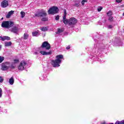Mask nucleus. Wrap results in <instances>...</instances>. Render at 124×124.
Returning a JSON list of instances; mask_svg holds the SVG:
<instances>
[{
    "instance_id": "nucleus-3",
    "label": "nucleus",
    "mask_w": 124,
    "mask_h": 124,
    "mask_svg": "<svg viewBox=\"0 0 124 124\" xmlns=\"http://www.w3.org/2000/svg\"><path fill=\"white\" fill-rule=\"evenodd\" d=\"M13 26H14V23L12 21H4L1 24V27L5 29H10Z\"/></svg>"
},
{
    "instance_id": "nucleus-7",
    "label": "nucleus",
    "mask_w": 124,
    "mask_h": 124,
    "mask_svg": "<svg viewBox=\"0 0 124 124\" xmlns=\"http://www.w3.org/2000/svg\"><path fill=\"white\" fill-rule=\"evenodd\" d=\"M10 67V62H6L2 63V70H7Z\"/></svg>"
},
{
    "instance_id": "nucleus-5",
    "label": "nucleus",
    "mask_w": 124,
    "mask_h": 124,
    "mask_svg": "<svg viewBox=\"0 0 124 124\" xmlns=\"http://www.w3.org/2000/svg\"><path fill=\"white\" fill-rule=\"evenodd\" d=\"M27 66V62L22 61L18 66V70H24Z\"/></svg>"
},
{
    "instance_id": "nucleus-38",
    "label": "nucleus",
    "mask_w": 124,
    "mask_h": 124,
    "mask_svg": "<svg viewBox=\"0 0 124 124\" xmlns=\"http://www.w3.org/2000/svg\"><path fill=\"white\" fill-rule=\"evenodd\" d=\"M1 48V46H0V50Z\"/></svg>"
},
{
    "instance_id": "nucleus-12",
    "label": "nucleus",
    "mask_w": 124,
    "mask_h": 124,
    "mask_svg": "<svg viewBox=\"0 0 124 124\" xmlns=\"http://www.w3.org/2000/svg\"><path fill=\"white\" fill-rule=\"evenodd\" d=\"M0 39L2 41H4V40H10V37L8 36L0 37Z\"/></svg>"
},
{
    "instance_id": "nucleus-24",
    "label": "nucleus",
    "mask_w": 124,
    "mask_h": 124,
    "mask_svg": "<svg viewBox=\"0 0 124 124\" xmlns=\"http://www.w3.org/2000/svg\"><path fill=\"white\" fill-rule=\"evenodd\" d=\"M112 11H108V13H107V15L108 16V17L112 16Z\"/></svg>"
},
{
    "instance_id": "nucleus-30",
    "label": "nucleus",
    "mask_w": 124,
    "mask_h": 124,
    "mask_svg": "<svg viewBox=\"0 0 124 124\" xmlns=\"http://www.w3.org/2000/svg\"><path fill=\"white\" fill-rule=\"evenodd\" d=\"M108 21H110V22H112V21H113V17L112 16L109 17Z\"/></svg>"
},
{
    "instance_id": "nucleus-29",
    "label": "nucleus",
    "mask_w": 124,
    "mask_h": 124,
    "mask_svg": "<svg viewBox=\"0 0 124 124\" xmlns=\"http://www.w3.org/2000/svg\"><path fill=\"white\" fill-rule=\"evenodd\" d=\"M2 96V90L0 88V98Z\"/></svg>"
},
{
    "instance_id": "nucleus-36",
    "label": "nucleus",
    "mask_w": 124,
    "mask_h": 124,
    "mask_svg": "<svg viewBox=\"0 0 124 124\" xmlns=\"http://www.w3.org/2000/svg\"><path fill=\"white\" fill-rule=\"evenodd\" d=\"M66 48L67 50H68V49H70V46H68Z\"/></svg>"
},
{
    "instance_id": "nucleus-27",
    "label": "nucleus",
    "mask_w": 124,
    "mask_h": 124,
    "mask_svg": "<svg viewBox=\"0 0 124 124\" xmlns=\"http://www.w3.org/2000/svg\"><path fill=\"white\" fill-rule=\"evenodd\" d=\"M4 60V57L0 56V63L2 62Z\"/></svg>"
},
{
    "instance_id": "nucleus-35",
    "label": "nucleus",
    "mask_w": 124,
    "mask_h": 124,
    "mask_svg": "<svg viewBox=\"0 0 124 124\" xmlns=\"http://www.w3.org/2000/svg\"><path fill=\"white\" fill-rule=\"evenodd\" d=\"M108 28V29H112V28H113V26H112V25H109Z\"/></svg>"
},
{
    "instance_id": "nucleus-26",
    "label": "nucleus",
    "mask_w": 124,
    "mask_h": 124,
    "mask_svg": "<svg viewBox=\"0 0 124 124\" xmlns=\"http://www.w3.org/2000/svg\"><path fill=\"white\" fill-rule=\"evenodd\" d=\"M42 21H43L44 22H46V21H48V18L46 17H43L42 18Z\"/></svg>"
},
{
    "instance_id": "nucleus-28",
    "label": "nucleus",
    "mask_w": 124,
    "mask_h": 124,
    "mask_svg": "<svg viewBox=\"0 0 124 124\" xmlns=\"http://www.w3.org/2000/svg\"><path fill=\"white\" fill-rule=\"evenodd\" d=\"M63 22L65 25H67L68 24V20L67 19L63 20Z\"/></svg>"
},
{
    "instance_id": "nucleus-11",
    "label": "nucleus",
    "mask_w": 124,
    "mask_h": 124,
    "mask_svg": "<svg viewBox=\"0 0 124 124\" xmlns=\"http://www.w3.org/2000/svg\"><path fill=\"white\" fill-rule=\"evenodd\" d=\"M14 62H13L12 64H10V68H12V69L15 68L16 66V65L15 64V63H17V62H19V60H15Z\"/></svg>"
},
{
    "instance_id": "nucleus-16",
    "label": "nucleus",
    "mask_w": 124,
    "mask_h": 124,
    "mask_svg": "<svg viewBox=\"0 0 124 124\" xmlns=\"http://www.w3.org/2000/svg\"><path fill=\"white\" fill-rule=\"evenodd\" d=\"M113 45H114V46H115V45H116L117 46H121V45H122V42H121V41H118L116 42V43H114Z\"/></svg>"
},
{
    "instance_id": "nucleus-13",
    "label": "nucleus",
    "mask_w": 124,
    "mask_h": 124,
    "mask_svg": "<svg viewBox=\"0 0 124 124\" xmlns=\"http://www.w3.org/2000/svg\"><path fill=\"white\" fill-rule=\"evenodd\" d=\"M14 82H15L14 78L13 77H12L9 79V83L10 85H13V84H14Z\"/></svg>"
},
{
    "instance_id": "nucleus-40",
    "label": "nucleus",
    "mask_w": 124,
    "mask_h": 124,
    "mask_svg": "<svg viewBox=\"0 0 124 124\" xmlns=\"http://www.w3.org/2000/svg\"><path fill=\"white\" fill-rule=\"evenodd\" d=\"M3 17H2L1 20H3Z\"/></svg>"
},
{
    "instance_id": "nucleus-23",
    "label": "nucleus",
    "mask_w": 124,
    "mask_h": 124,
    "mask_svg": "<svg viewBox=\"0 0 124 124\" xmlns=\"http://www.w3.org/2000/svg\"><path fill=\"white\" fill-rule=\"evenodd\" d=\"M28 38H29V34H28L27 33H24V39H28Z\"/></svg>"
},
{
    "instance_id": "nucleus-41",
    "label": "nucleus",
    "mask_w": 124,
    "mask_h": 124,
    "mask_svg": "<svg viewBox=\"0 0 124 124\" xmlns=\"http://www.w3.org/2000/svg\"><path fill=\"white\" fill-rule=\"evenodd\" d=\"M7 112V111H6V112H5V113H6Z\"/></svg>"
},
{
    "instance_id": "nucleus-31",
    "label": "nucleus",
    "mask_w": 124,
    "mask_h": 124,
    "mask_svg": "<svg viewBox=\"0 0 124 124\" xmlns=\"http://www.w3.org/2000/svg\"><path fill=\"white\" fill-rule=\"evenodd\" d=\"M55 20H56V21H59V20H60V16H55Z\"/></svg>"
},
{
    "instance_id": "nucleus-34",
    "label": "nucleus",
    "mask_w": 124,
    "mask_h": 124,
    "mask_svg": "<svg viewBox=\"0 0 124 124\" xmlns=\"http://www.w3.org/2000/svg\"><path fill=\"white\" fill-rule=\"evenodd\" d=\"M122 1V0H116V2H118V3H120Z\"/></svg>"
},
{
    "instance_id": "nucleus-39",
    "label": "nucleus",
    "mask_w": 124,
    "mask_h": 124,
    "mask_svg": "<svg viewBox=\"0 0 124 124\" xmlns=\"http://www.w3.org/2000/svg\"><path fill=\"white\" fill-rule=\"evenodd\" d=\"M0 110H1V107H0Z\"/></svg>"
},
{
    "instance_id": "nucleus-22",
    "label": "nucleus",
    "mask_w": 124,
    "mask_h": 124,
    "mask_svg": "<svg viewBox=\"0 0 124 124\" xmlns=\"http://www.w3.org/2000/svg\"><path fill=\"white\" fill-rule=\"evenodd\" d=\"M115 124H124V121H116Z\"/></svg>"
},
{
    "instance_id": "nucleus-19",
    "label": "nucleus",
    "mask_w": 124,
    "mask_h": 124,
    "mask_svg": "<svg viewBox=\"0 0 124 124\" xmlns=\"http://www.w3.org/2000/svg\"><path fill=\"white\" fill-rule=\"evenodd\" d=\"M63 20H66V10H64V14L63 16Z\"/></svg>"
},
{
    "instance_id": "nucleus-21",
    "label": "nucleus",
    "mask_w": 124,
    "mask_h": 124,
    "mask_svg": "<svg viewBox=\"0 0 124 124\" xmlns=\"http://www.w3.org/2000/svg\"><path fill=\"white\" fill-rule=\"evenodd\" d=\"M20 15L21 16V18H24V17H25V16L26 15V13L24 12L21 11L20 12Z\"/></svg>"
},
{
    "instance_id": "nucleus-9",
    "label": "nucleus",
    "mask_w": 124,
    "mask_h": 124,
    "mask_svg": "<svg viewBox=\"0 0 124 124\" xmlns=\"http://www.w3.org/2000/svg\"><path fill=\"white\" fill-rule=\"evenodd\" d=\"M77 23V20L76 18L74 17H71L68 20V24L70 26H73L74 25H76Z\"/></svg>"
},
{
    "instance_id": "nucleus-6",
    "label": "nucleus",
    "mask_w": 124,
    "mask_h": 124,
    "mask_svg": "<svg viewBox=\"0 0 124 124\" xmlns=\"http://www.w3.org/2000/svg\"><path fill=\"white\" fill-rule=\"evenodd\" d=\"M19 25H13V27L10 30L11 32H13L14 33H16V34H18L19 33Z\"/></svg>"
},
{
    "instance_id": "nucleus-2",
    "label": "nucleus",
    "mask_w": 124,
    "mask_h": 124,
    "mask_svg": "<svg viewBox=\"0 0 124 124\" xmlns=\"http://www.w3.org/2000/svg\"><path fill=\"white\" fill-rule=\"evenodd\" d=\"M56 58V60L51 61V64L53 67H60V64L62 63V60L63 59V56L62 55H59Z\"/></svg>"
},
{
    "instance_id": "nucleus-17",
    "label": "nucleus",
    "mask_w": 124,
    "mask_h": 124,
    "mask_svg": "<svg viewBox=\"0 0 124 124\" xmlns=\"http://www.w3.org/2000/svg\"><path fill=\"white\" fill-rule=\"evenodd\" d=\"M63 31V30L62 29H57V31L56 32L57 34H60V33H62Z\"/></svg>"
},
{
    "instance_id": "nucleus-20",
    "label": "nucleus",
    "mask_w": 124,
    "mask_h": 124,
    "mask_svg": "<svg viewBox=\"0 0 124 124\" xmlns=\"http://www.w3.org/2000/svg\"><path fill=\"white\" fill-rule=\"evenodd\" d=\"M41 30L42 31H48L47 27H42L41 28Z\"/></svg>"
},
{
    "instance_id": "nucleus-10",
    "label": "nucleus",
    "mask_w": 124,
    "mask_h": 124,
    "mask_svg": "<svg viewBox=\"0 0 124 124\" xmlns=\"http://www.w3.org/2000/svg\"><path fill=\"white\" fill-rule=\"evenodd\" d=\"M1 7L3 8H5V7H7L8 6V1L6 0H4L1 3Z\"/></svg>"
},
{
    "instance_id": "nucleus-15",
    "label": "nucleus",
    "mask_w": 124,
    "mask_h": 124,
    "mask_svg": "<svg viewBox=\"0 0 124 124\" xmlns=\"http://www.w3.org/2000/svg\"><path fill=\"white\" fill-rule=\"evenodd\" d=\"M33 36H38L39 35V31H35L32 33Z\"/></svg>"
},
{
    "instance_id": "nucleus-18",
    "label": "nucleus",
    "mask_w": 124,
    "mask_h": 124,
    "mask_svg": "<svg viewBox=\"0 0 124 124\" xmlns=\"http://www.w3.org/2000/svg\"><path fill=\"white\" fill-rule=\"evenodd\" d=\"M12 44V43H11V42H5V46L6 47L11 46Z\"/></svg>"
},
{
    "instance_id": "nucleus-32",
    "label": "nucleus",
    "mask_w": 124,
    "mask_h": 124,
    "mask_svg": "<svg viewBox=\"0 0 124 124\" xmlns=\"http://www.w3.org/2000/svg\"><path fill=\"white\" fill-rule=\"evenodd\" d=\"M97 10H98V12H100V11H101V10H102V7H99L97 8Z\"/></svg>"
},
{
    "instance_id": "nucleus-37",
    "label": "nucleus",
    "mask_w": 124,
    "mask_h": 124,
    "mask_svg": "<svg viewBox=\"0 0 124 124\" xmlns=\"http://www.w3.org/2000/svg\"><path fill=\"white\" fill-rule=\"evenodd\" d=\"M97 50H98V48H95V51H97V52H98V51H97Z\"/></svg>"
},
{
    "instance_id": "nucleus-25",
    "label": "nucleus",
    "mask_w": 124,
    "mask_h": 124,
    "mask_svg": "<svg viewBox=\"0 0 124 124\" xmlns=\"http://www.w3.org/2000/svg\"><path fill=\"white\" fill-rule=\"evenodd\" d=\"M85 2H88V0H82L81 1L82 5H85Z\"/></svg>"
},
{
    "instance_id": "nucleus-14",
    "label": "nucleus",
    "mask_w": 124,
    "mask_h": 124,
    "mask_svg": "<svg viewBox=\"0 0 124 124\" xmlns=\"http://www.w3.org/2000/svg\"><path fill=\"white\" fill-rule=\"evenodd\" d=\"M13 13H14V11H10L8 14L6 15V18H10L11 17V15H13Z\"/></svg>"
},
{
    "instance_id": "nucleus-33",
    "label": "nucleus",
    "mask_w": 124,
    "mask_h": 124,
    "mask_svg": "<svg viewBox=\"0 0 124 124\" xmlns=\"http://www.w3.org/2000/svg\"><path fill=\"white\" fill-rule=\"evenodd\" d=\"M2 82H3V78L0 77V83H2Z\"/></svg>"
},
{
    "instance_id": "nucleus-8",
    "label": "nucleus",
    "mask_w": 124,
    "mask_h": 124,
    "mask_svg": "<svg viewBox=\"0 0 124 124\" xmlns=\"http://www.w3.org/2000/svg\"><path fill=\"white\" fill-rule=\"evenodd\" d=\"M47 13L45 11H41L37 14H35V17H46Z\"/></svg>"
},
{
    "instance_id": "nucleus-4",
    "label": "nucleus",
    "mask_w": 124,
    "mask_h": 124,
    "mask_svg": "<svg viewBox=\"0 0 124 124\" xmlns=\"http://www.w3.org/2000/svg\"><path fill=\"white\" fill-rule=\"evenodd\" d=\"M58 12L59 8L56 6H53L48 10V14L51 15H54V14L58 13Z\"/></svg>"
},
{
    "instance_id": "nucleus-1",
    "label": "nucleus",
    "mask_w": 124,
    "mask_h": 124,
    "mask_svg": "<svg viewBox=\"0 0 124 124\" xmlns=\"http://www.w3.org/2000/svg\"><path fill=\"white\" fill-rule=\"evenodd\" d=\"M43 48H46V50H49L51 48V46L48 42H44L42 44L41 47L38 48L36 52L34 53L35 55H42L43 56H49L52 54V51L50 50L48 52L43 50Z\"/></svg>"
}]
</instances>
